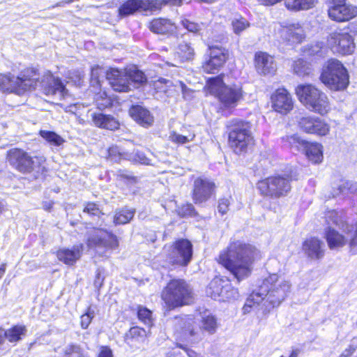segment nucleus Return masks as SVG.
<instances>
[{"label": "nucleus", "instance_id": "9d476101", "mask_svg": "<svg viewBox=\"0 0 357 357\" xmlns=\"http://www.w3.org/2000/svg\"><path fill=\"white\" fill-rule=\"evenodd\" d=\"M227 127L231 147L236 153L245 151L252 139L250 123L234 119L227 123Z\"/></svg>", "mask_w": 357, "mask_h": 357}, {"label": "nucleus", "instance_id": "412c9836", "mask_svg": "<svg viewBox=\"0 0 357 357\" xmlns=\"http://www.w3.org/2000/svg\"><path fill=\"white\" fill-rule=\"evenodd\" d=\"M271 102L273 109L281 114H287L293 109L291 96L284 88L278 89L275 91L271 96Z\"/></svg>", "mask_w": 357, "mask_h": 357}, {"label": "nucleus", "instance_id": "cd10ccee", "mask_svg": "<svg viewBox=\"0 0 357 357\" xmlns=\"http://www.w3.org/2000/svg\"><path fill=\"white\" fill-rule=\"evenodd\" d=\"M325 238L331 250L339 249L344 246L348 241L347 237L331 227L326 229Z\"/></svg>", "mask_w": 357, "mask_h": 357}, {"label": "nucleus", "instance_id": "052dcab7", "mask_svg": "<svg viewBox=\"0 0 357 357\" xmlns=\"http://www.w3.org/2000/svg\"><path fill=\"white\" fill-rule=\"evenodd\" d=\"M98 357H113L112 351L108 347H102Z\"/></svg>", "mask_w": 357, "mask_h": 357}, {"label": "nucleus", "instance_id": "f03ea898", "mask_svg": "<svg viewBox=\"0 0 357 357\" xmlns=\"http://www.w3.org/2000/svg\"><path fill=\"white\" fill-rule=\"evenodd\" d=\"M260 257L254 245L236 241L220 252L218 260L240 282L250 275L253 262Z\"/></svg>", "mask_w": 357, "mask_h": 357}, {"label": "nucleus", "instance_id": "4468645a", "mask_svg": "<svg viewBox=\"0 0 357 357\" xmlns=\"http://www.w3.org/2000/svg\"><path fill=\"white\" fill-rule=\"evenodd\" d=\"M327 44L331 50L336 54H351L355 50L354 38L347 32H332L328 37Z\"/></svg>", "mask_w": 357, "mask_h": 357}, {"label": "nucleus", "instance_id": "f257e3e1", "mask_svg": "<svg viewBox=\"0 0 357 357\" xmlns=\"http://www.w3.org/2000/svg\"><path fill=\"white\" fill-rule=\"evenodd\" d=\"M6 83L8 86H3L5 91L22 94L26 91L40 86L44 93L54 96L59 99L65 98L68 96V90L62 82L54 77L50 72H45L40 78L39 73L33 69H27L17 77H4L2 85Z\"/></svg>", "mask_w": 357, "mask_h": 357}, {"label": "nucleus", "instance_id": "338daca9", "mask_svg": "<svg viewBox=\"0 0 357 357\" xmlns=\"http://www.w3.org/2000/svg\"><path fill=\"white\" fill-rule=\"evenodd\" d=\"M227 285H231V284L230 283L229 280H225V285H224V287L222 288V291H221V294L220 296V298H219V300L220 301H222V298H223V295H225L227 292V289H226V287Z\"/></svg>", "mask_w": 357, "mask_h": 357}, {"label": "nucleus", "instance_id": "aec40b11", "mask_svg": "<svg viewBox=\"0 0 357 357\" xmlns=\"http://www.w3.org/2000/svg\"><path fill=\"white\" fill-rule=\"evenodd\" d=\"M254 63L257 72L261 75H272L277 70V64L274 58L266 52H256Z\"/></svg>", "mask_w": 357, "mask_h": 357}, {"label": "nucleus", "instance_id": "8fccbe9b", "mask_svg": "<svg viewBox=\"0 0 357 357\" xmlns=\"http://www.w3.org/2000/svg\"><path fill=\"white\" fill-rule=\"evenodd\" d=\"M227 292L223 295L222 301H234L238 298L239 293L236 288H234L232 285H227L226 287Z\"/></svg>", "mask_w": 357, "mask_h": 357}, {"label": "nucleus", "instance_id": "680f3d73", "mask_svg": "<svg viewBox=\"0 0 357 357\" xmlns=\"http://www.w3.org/2000/svg\"><path fill=\"white\" fill-rule=\"evenodd\" d=\"M190 0H161L164 5L180 6L183 2L188 3Z\"/></svg>", "mask_w": 357, "mask_h": 357}, {"label": "nucleus", "instance_id": "3c124183", "mask_svg": "<svg viewBox=\"0 0 357 357\" xmlns=\"http://www.w3.org/2000/svg\"><path fill=\"white\" fill-rule=\"evenodd\" d=\"M128 159L142 165L150 164V160L145 155V154L143 152H141L139 151H136L133 152L129 156Z\"/></svg>", "mask_w": 357, "mask_h": 357}, {"label": "nucleus", "instance_id": "4c0bfd02", "mask_svg": "<svg viewBox=\"0 0 357 357\" xmlns=\"http://www.w3.org/2000/svg\"><path fill=\"white\" fill-rule=\"evenodd\" d=\"M225 279L215 278L211 281L207 293L215 300H219L221 291L225 285Z\"/></svg>", "mask_w": 357, "mask_h": 357}, {"label": "nucleus", "instance_id": "393cba45", "mask_svg": "<svg viewBox=\"0 0 357 357\" xmlns=\"http://www.w3.org/2000/svg\"><path fill=\"white\" fill-rule=\"evenodd\" d=\"M326 222L328 224H333L337 226L343 232L349 234L354 229L352 225H349L342 211L336 210L328 211L325 214Z\"/></svg>", "mask_w": 357, "mask_h": 357}, {"label": "nucleus", "instance_id": "f3484780", "mask_svg": "<svg viewBox=\"0 0 357 357\" xmlns=\"http://www.w3.org/2000/svg\"><path fill=\"white\" fill-rule=\"evenodd\" d=\"M173 321L178 337L190 341L200 338L195 331L193 326L195 321L190 316L176 317Z\"/></svg>", "mask_w": 357, "mask_h": 357}, {"label": "nucleus", "instance_id": "20e7f679", "mask_svg": "<svg viewBox=\"0 0 357 357\" xmlns=\"http://www.w3.org/2000/svg\"><path fill=\"white\" fill-rule=\"evenodd\" d=\"M208 84L210 92L218 98L221 108L233 109L243 98L241 85H227L220 76L209 79Z\"/></svg>", "mask_w": 357, "mask_h": 357}, {"label": "nucleus", "instance_id": "e433bc0d", "mask_svg": "<svg viewBox=\"0 0 357 357\" xmlns=\"http://www.w3.org/2000/svg\"><path fill=\"white\" fill-rule=\"evenodd\" d=\"M327 52V48L322 42H316L307 45L303 48V52L307 56H324Z\"/></svg>", "mask_w": 357, "mask_h": 357}, {"label": "nucleus", "instance_id": "5701e85b", "mask_svg": "<svg viewBox=\"0 0 357 357\" xmlns=\"http://www.w3.org/2000/svg\"><path fill=\"white\" fill-rule=\"evenodd\" d=\"M129 114L136 123L144 128L151 127L154 122L153 114L140 105H132L129 109Z\"/></svg>", "mask_w": 357, "mask_h": 357}, {"label": "nucleus", "instance_id": "9b49d317", "mask_svg": "<svg viewBox=\"0 0 357 357\" xmlns=\"http://www.w3.org/2000/svg\"><path fill=\"white\" fill-rule=\"evenodd\" d=\"M87 245L89 248L96 249L100 255H106L107 252L119 247V240L114 234L96 229L89 234Z\"/></svg>", "mask_w": 357, "mask_h": 357}, {"label": "nucleus", "instance_id": "6e6d98bb", "mask_svg": "<svg viewBox=\"0 0 357 357\" xmlns=\"http://www.w3.org/2000/svg\"><path fill=\"white\" fill-rule=\"evenodd\" d=\"M231 197L227 198H221L218 200V210L222 215H225L229 211V207L231 204Z\"/></svg>", "mask_w": 357, "mask_h": 357}, {"label": "nucleus", "instance_id": "c9c22d12", "mask_svg": "<svg viewBox=\"0 0 357 357\" xmlns=\"http://www.w3.org/2000/svg\"><path fill=\"white\" fill-rule=\"evenodd\" d=\"M176 50L182 61H189L193 59L195 55L194 48L185 40L179 41Z\"/></svg>", "mask_w": 357, "mask_h": 357}, {"label": "nucleus", "instance_id": "f704fd0d", "mask_svg": "<svg viewBox=\"0 0 357 357\" xmlns=\"http://www.w3.org/2000/svg\"><path fill=\"white\" fill-rule=\"evenodd\" d=\"M282 141L287 146L296 151H303L308 142L296 134L287 135Z\"/></svg>", "mask_w": 357, "mask_h": 357}, {"label": "nucleus", "instance_id": "69168bd1", "mask_svg": "<svg viewBox=\"0 0 357 357\" xmlns=\"http://www.w3.org/2000/svg\"><path fill=\"white\" fill-rule=\"evenodd\" d=\"M348 348L351 351V352L354 353L357 349V337H354L348 347Z\"/></svg>", "mask_w": 357, "mask_h": 357}, {"label": "nucleus", "instance_id": "4d7b16f0", "mask_svg": "<svg viewBox=\"0 0 357 357\" xmlns=\"http://www.w3.org/2000/svg\"><path fill=\"white\" fill-rule=\"evenodd\" d=\"M351 225L354 227L353 230L351 232L347 234L351 237L349 242L351 251L353 252V254H357V223L355 225Z\"/></svg>", "mask_w": 357, "mask_h": 357}, {"label": "nucleus", "instance_id": "09e8293b", "mask_svg": "<svg viewBox=\"0 0 357 357\" xmlns=\"http://www.w3.org/2000/svg\"><path fill=\"white\" fill-rule=\"evenodd\" d=\"M172 85V82L164 78H160L153 83V87L158 92L168 93L169 88Z\"/></svg>", "mask_w": 357, "mask_h": 357}, {"label": "nucleus", "instance_id": "13d9d810", "mask_svg": "<svg viewBox=\"0 0 357 357\" xmlns=\"http://www.w3.org/2000/svg\"><path fill=\"white\" fill-rule=\"evenodd\" d=\"M146 331L142 328L135 326L132 327L129 331V334L132 338L144 337L146 336Z\"/></svg>", "mask_w": 357, "mask_h": 357}, {"label": "nucleus", "instance_id": "e2e57ef3", "mask_svg": "<svg viewBox=\"0 0 357 357\" xmlns=\"http://www.w3.org/2000/svg\"><path fill=\"white\" fill-rule=\"evenodd\" d=\"M349 182H346V183H343L342 185H340L338 186L337 190L333 192V197H335L341 193H344L345 192V190L349 188Z\"/></svg>", "mask_w": 357, "mask_h": 357}, {"label": "nucleus", "instance_id": "423d86ee", "mask_svg": "<svg viewBox=\"0 0 357 357\" xmlns=\"http://www.w3.org/2000/svg\"><path fill=\"white\" fill-rule=\"evenodd\" d=\"M300 102L307 109L324 115L331 109L327 96L312 84H300L296 89Z\"/></svg>", "mask_w": 357, "mask_h": 357}, {"label": "nucleus", "instance_id": "de8ad7c7", "mask_svg": "<svg viewBox=\"0 0 357 357\" xmlns=\"http://www.w3.org/2000/svg\"><path fill=\"white\" fill-rule=\"evenodd\" d=\"M181 24L183 28L187 29L189 32L196 34L199 33V31L202 30V26L204 25V23L198 24L185 18L181 21Z\"/></svg>", "mask_w": 357, "mask_h": 357}, {"label": "nucleus", "instance_id": "7ed1b4c3", "mask_svg": "<svg viewBox=\"0 0 357 357\" xmlns=\"http://www.w3.org/2000/svg\"><path fill=\"white\" fill-rule=\"evenodd\" d=\"M291 284L278 275L272 274L264 279L257 290H255L247 298L243 307L244 314L249 313L251 308L259 305L264 301V311L278 306L287 297Z\"/></svg>", "mask_w": 357, "mask_h": 357}, {"label": "nucleus", "instance_id": "7c9ffc66", "mask_svg": "<svg viewBox=\"0 0 357 357\" xmlns=\"http://www.w3.org/2000/svg\"><path fill=\"white\" fill-rule=\"evenodd\" d=\"M146 6V0H128L119 7V13L121 17H126Z\"/></svg>", "mask_w": 357, "mask_h": 357}, {"label": "nucleus", "instance_id": "ddd939ff", "mask_svg": "<svg viewBox=\"0 0 357 357\" xmlns=\"http://www.w3.org/2000/svg\"><path fill=\"white\" fill-rule=\"evenodd\" d=\"M8 160L10 165L22 173H29L35 169L39 172L45 161L43 157H36L34 160L26 152L17 149L8 152Z\"/></svg>", "mask_w": 357, "mask_h": 357}, {"label": "nucleus", "instance_id": "4be33fe9", "mask_svg": "<svg viewBox=\"0 0 357 357\" xmlns=\"http://www.w3.org/2000/svg\"><path fill=\"white\" fill-rule=\"evenodd\" d=\"M280 36L282 40L289 44L301 43L305 38L304 29L299 23L282 26L280 29Z\"/></svg>", "mask_w": 357, "mask_h": 357}, {"label": "nucleus", "instance_id": "dca6fc26", "mask_svg": "<svg viewBox=\"0 0 357 357\" xmlns=\"http://www.w3.org/2000/svg\"><path fill=\"white\" fill-rule=\"evenodd\" d=\"M228 59V52L222 47H210L208 59L204 63L202 68L207 73H217Z\"/></svg>", "mask_w": 357, "mask_h": 357}, {"label": "nucleus", "instance_id": "37998d69", "mask_svg": "<svg viewBox=\"0 0 357 357\" xmlns=\"http://www.w3.org/2000/svg\"><path fill=\"white\" fill-rule=\"evenodd\" d=\"M195 135L190 133L188 135H180L176 132H172L169 135V139L178 144H184L187 142H191L194 139Z\"/></svg>", "mask_w": 357, "mask_h": 357}, {"label": "nucleus", "instance_id": "6ab92c4d", "mask_svg": "<svg viewBox=\"0 0 357 357\" xmlns=\"http://www.w3.org/2000/svg\"><path fill=\"white\" fill-rule=\"evenodd\" d=\"M328 17L338 22H347L357 15V6L344 1L335 6H331L328 10Z\"/></svg>", "mask_w": 357, "mask_h": 357}, {"label": "nucleus", "instance_id": "473e14b6", "mask_svg": "<svg viewBox=\"0 0 357 357\" xmlns=\"http://www.w3.org/2000/svg\"><path fill=\"white\" fill-rule=\"evenodd\" d=\"M26 333V327L22 325L14 326L8 330L3 328V340L7 339L11 343L19 342L22 339V336L25 335Z\"/></svg>", "mask_w": 357, "mask_h": 357}, {"label": "nucleus", "instance_id": "c85d7f7f", "mask_svg": "<svg viewBox=\"0 0 357 357\" xmlns=\"http://www.w3.org/2000/svg\"><path fill=\"white\" fill-rule=\"evenodd\" d=\"M93 123L101 128L114 130L119 127V121L112 115L94 113L92 115Z\"/></svg>", "mask_w": 357, "mask_h": 357}, {"label": "nucleus", "instance_id": "774afa93", "mask_svg": "<svg viewBox=\"0 0 357 357\" xmlns=\"http://www.w3.org/2000/svg\"><path fill=\"white\" fill-rule=\"evenodd\" d=\"M102 283V280H100V273L98 271L96 273V278L94 281V285L96 287H100Z\"/></svg>", "mask_w": 357, "mask_h": 357}, {"label": "nucleus", "instance_id": "79ce46f5", "mask_svg": "<svg viewBox=\"0 0 357 357\" xmlns=\"http://www.w3.org/2000/svg\"><path fill=\"white\" fill-rule=\"evenodd\" d=\"M231 25L234 32L236 34H240L242 31L250 26V23L245 18L239 16L232 20Z\"/></svg>", "mask_w": 357, "mask_h": 357}, {"label": "nucleus", "instance_id": "c756f323", "mask_svg": "<svg viewBox=\"0 0 357 357\" xmlns=\"http://www.w3.org/2000/svg\"><path fill=\"white\" fill-rule=\"evenodd\" d=\"M303 151L307 159L314 164H319L323 160V146L321 144L307 142Z\"/></svg>", "mask_w": 357, "mask_h": 357}, {"label": "nucleus", "instance_id": "72a5a7b5", "mask_svg": "<svg viewBox=\"0 0 357 357\" xmlns=\"http://www.w3.org/2000/svg\"><path fill=\"white\" fill-rule=\"evenodd\" d=\"M135 213V209L128 207H124L116 209L114 215V223L115 225H125L133 218Z\"/></svg>", "mask_w": 357, "mask_h": 357}, {"label": "nucleus", "instance_id": "bf43d9fd", "mask_svg": "<svg viewBox=\"0 0 357 357\" xmlns=\"http://www.w3.org/2000/svg\"><path fill=\"white\" fill-rule=\"evenodd\" d=\"M84 212L93 215H98L100 213V208L97 204L93 202L87 203L84 209Z\"/></svg>", "mask_w": 357, "mask_h": 357}, {"label": "nucleus", "instance_id": "0e129e2a", "mask_svg": "<svg viewBox=\"0 0 357 357\" xmlns=\"http://www.w3.org/2000/svg\"><path fill=\"white\" fill-rule=\"evenodd\" d=\"M178 347L184 349L188 355V357H202L199 354H198L197 353H196L195 351H194L192 349H190L184 346H183L182 344H178Z\"/></svg>", "mask_w": 357, "mask_h": 357}, {"label": "nucleus", "instance_id": "39448f33", "mask_svg": "<svg viewBox=\"0 0 357 357\" xmlns=\"http://www.w3.org/2000/svg\"><path fill=\"white\" fill-rule=\"evenodd\" d=\"M320 80L331 90L343 91L349 84V75L341 61L331 59L323 67Z\"/></svg>", "mask_w": 357, "mask_h": 357}, {"label": "nucleus", "instance_id": "c03bdc74", "mask_svg": "<svg viewBox=\"0 0 357 357\" xmlns=\"http://www.w3.org/2000/svg\"><path fill=\"white\" fill-rule=\"evenodd\" d=\"M137 317L139 319L147 326L152 324V312L148 308L139 306L137 309Z\"/></svg>", "mask_w": 357, "mask_h": 357}, {"label": "nucleus", "instance_id": "6e6552de", "mask_svg": "<svg viewBox=\"0 0 357 357\" xmlns=\"http://www.w3.org/2000/svg\"><path fill=\"white\" fill-rule=\"evenodd\" d=\"M109 83L112 89L119 92H128L137 85H142L146 82L144 73L136 67L130 68L126 75L118 69H112L107 73Z\"/></svg>", "mask_w": 357, "mask_h": 357}, {"label": "nucleus", "instance_id": "a19ab883", "mask_svg": "<svg viewBox=\"0 0 357 357\" xmlns=\"http://www.w3.org/2000/svg\"><path fill=\"white\" fill-rule=\"evenodd\" d=\"M217 320L214 316L207 314L202 317V328L210 334L215 332L217 328Z\"/></svg>", "mask_w": 357, "mask_h": 357}, {"label": "nucleus", "instance_id": "5fc2aeb1", "mask_svg": "<svg viewBox=\"0 0 357 357\" xmlns=\"http://www.w3.org/2000/svg\"><path fill=\"white\" fill-rule=\"evenodd\" d=\"M108 158L112 161L119 162L121 158H125L124 155L120 152L118 146H112L108 151Z\"/></svg>", "mask_w": 357, "mask_h": 357}, {"label": "nucleus", "instance_id": "a211bd4d", "mask_svg": "<svg viewBox=\"0 0 357 357\" xmlns=\"http://www.w3.org/2000/svg\"><path fill=\"white\" fill-rule=\"evenodd\" d=\"M298 122L300 129L307 133L324 136L330 130L328 124L317 117L312 116H302Z\"/></svg>", "mask_w": 357, "mask_h": 357}, {"label": "nucleus", "instance_id": "0eeeda50", "mask_svg": "<svg viewBox=\"0 0 357 357\" xmlns=\"http://www.w3.org/2000/svg\"><path fill=\"white\" fill-rule=\"evenodd\" d=\"M162 298L172 307H176L192 303L194 296L190 285L182 279L171 280L162 290Z\"/></svg>", "mask_w": 357, "mask_h": 357}, {"label": "nucleus", "instance_id": "58836bf2", "mask_svg": "<svg viewBox=\"0 0 357 357\" xmlns=\"http://www.w3.org/2000/svg\"><path fill=\"white\" fill-rule=\"evenodd\" d=\"M293 70L295 74L300 77L309 75L312 73V66L310 63L303 59H299L294 61Z\"/></svg>", "mask_w": 357, "mask_h": 357}, {"label": "nucleus", "instance_id": "49530a36", "mask_svg": "<svg viewBox=\"0 0 357 357\" xmlns=\"http://www.w3.org/2000/svg\"><path fill=\"white\" fill-rule=\"evenodd\" d=\"M112 69L109 70H106L103 68H101L98 66H94L91 68V79L93 81L96 82L98 84H99L102 79H103L105 77L106 79L109 81V79L107 78V73H109Z\"/></svg>", "mask_w": 357, "mask_h": 357}, {"label": "nucleus", "instance_id": "864d4df0", "mask_svg": "<svg viewBox=\"0 0 357 357\" xmlns=\"http://www.w3.org/2000/svg\"><path fill=\"white\" fill-rule=\"evenodd\" d=\"M178 213L181 216H195L197 213L194 206L190 203L183 205L178 210Z\"/></svg>", "mask_w": 357, "mask_h": 357}, {"label": "nucleus", "instance_id": "2eb2a0df", "mask_svg": "<svg viewBox=\"0 0 357 357\" xmlns=\"http://www.w3.org/2000/svg\"><path fill=\"white\" fill-rule=\"evenodd\" d=\"M215 185L207 178H197L193 183L192 197L196 204H201L209 200L215 195Z\"/></svg>", "mask_w": 357, "mask_h": 357}, {"label": "nucleus", "instance_id": "2f4dec72", "mask_svg": "<svg viewBox=\"0 0 357 357\" xmlns=\"http://www.w3.org/2000/svg\"><path fill=\"white\" fill-rule=\"evenodd\" d=\"M318 0H285L284 5L291 11L307 10L312 8Z\"/></svg>", "mask_w": 357, "mask_h": 357}, {"label": "nucleus", "instance_id": "ea45409f", "mask_svg": "<svg viewBox=\"0 0 357 357\" xmlns=\"http://www.w3.org/2000/svg\"><path fill=\"white\" fill-rule=\"evenodd\" d=\"M40 136L45 139L50 145L59 146L62 145L65 140L59 135L53 131L40 130Z\"/></svg>", "mask_w": 357, "mask_h": 357}, {"label": "nucleus", "instance_id": "a878e982", "mask_svg": "<svg viewBox=\"0 0 357 357\" xmlns=\"http://www.w3.org/2000/svg\"><path fill=\"white\" fill-rule=\"evenodd\" d=\"M150 30L157 34L172 36L176 31V26L169 20L156 18L149 24Z\"/></svg>", "mask_w": 357, "mask_h": 357}, {"label": "nucleus", "instance_id": "a18cd8bd", "mask_svg": "<svg viewBox=\"0 0 357 357\" xmlns=\"http://www.w3.org/2000/svg\"><path fill=\"white\" fill-rule=\"evenodd\" d=\"M64 357H87L79 345L69 344L64 349Z\"/></svg>", "mask_w": 357, "mask_h": 357}, {"label": "nucleus", "instance_id": "603ef678", "mask_svg": "<svg viewBox=\"0 0 357 357\" xmlns=\"http://www.w3.org/2000/svg\"><path fill=\"white\" fill-rule=\"evenodd\" d=\"M93 317H94V311L92 310L89 307L88 309L87 312L85 314H82L80 317L81 327L83 329L87 328Z\"/></svg>", "mask_w": 357, "mask_h": 357}, {"label": "nucleus", "instance_id": "1a4fd4ad", "mask_svg": "<svg viewBox=\"0 0 357 357\" xmlns=\"http://www.w3.org/2000/svg\"><path fill=\"white\" fill-rule=\"evenodd\" d=\"M291 172H284L269 176L257 183V188L262 195L278 199L285 197L291 189Z\"/></svg>", "mask_w": 357, "mask_h": 357}, {"label": "nucleus", "instance_id": "b1692460", "mask_svg": "<svg viewBox=\"0 0 357 357\" xmlns=\"http://www.w3.org/2000/svg\"><path fill=\"white\" fill-rule=\"evenodd\" d=\"M324 243L317 238H310L304 241L303 249L311 259H320L324 255Z\"/></svg>", "mask_w": 357, "mask_h": 357}, {"label": "nucleus", "instance_id": "f8f14e48", "mask_svg": "<svg viewBox=\"0 0 357 357\" xmlns=\"http://www.w3.org/2000/svg\"><path fill=\"white\" fill-rule=\"evenodd\" d=\"M164 250L169 262L180 266H188L192 257V245L188 239H179Z\"/></svg>", "mask_w": 357, "mask_h": 357}, {"label": "nucleus", "instance_id": "bb28decb", "mask_svg": "<svg viewBox=\"0 0 357 357\" xmlns=\"http://www.w3.org/2000/svg\"><path fill=\"white\" fill-rule=\"evenodd\" d=\"M83 245H75L72 249H61L57 251L56 256L61 261L67 265H73L81 257Z\"/></svg>", "mask_w": 357, "mask_h": 357}]
</instances>
